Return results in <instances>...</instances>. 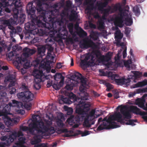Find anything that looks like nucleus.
Returning <instances> with one entry per match:
<instances>
[{"instance_id": "1", "label": "nucleus", "mask_w": 147, "mask_h": 147, "mask_svg": "<svg viewBox=\"0 0 147 147\" xmlns=\"http://www.w3.org/2000/svg\"><path fill=\"white\" fill-rule=\"evenodd\" d=\"M32 3H28L26 7V11L28 14V17L31 20L30 22H27L25 24V29L28 31H32L33 32L39 31V28H36V26L41 27V28L47 29L50 30L49 27V24L45 20V18L42 16H36L35 14V8L32 7Z\"/></svg>"}, {"instance_id": "2", "label": "nucleus", "mask_w": 147, "mask_h": 147, "mask_svg": "<svg viewBox=\"0 0 147 147\" xmlns=\"http://www.w3.org/2000/svg\"><path fill=\"white\" fill-rule=\"evenodd\" d=\"M122 116L119 112H116L113 115H111L108 119L105 117L103 119L102 124L99 125L97 129L98 131H101L105 129H109L118 127L117 123L113 121H116L120 123H123L124 119L122 118Z\"/></svg>"}, {"instance_id": "3", "label": "nucleus", "mask_w": 147, "mask_h": 147, "mask_svg": "<svg viewBox=\"0 0 147 147\" xmlns=\"http://www.w3.org/2000/svg\"><path fill=\"white\" fill-rule=\"evenodd\" d=\"M58 12V9H55L54 11H49L48 12L47 14L49 16L47 21L49 25L48 28H49L51 31L54 29L55 25L58 24L61 26L63 24L66 20V12L63 11L57 17L56 16Z\"/></svg>"}, {"instance_id": "4", "label": "nucleus", "mask_w": 147, "mask_h": 147, "mask_svg": "<svg viewBox=\"0 0 147 147\" xmlns=\"http://www.w3.org/2000/svg\"><path fill=\"white\" fill-rule=\"evenodd\" d=\"M20 129L24 131H28L30 134L32 135H34L35 131H37V133L38 134H43L49 131H50L51 134H52L55 131L53 127L49 128L48 125H45L43 122L39 123L38 127L37 123H33L30 124L29 127L20 126Z\"/></svg>"}, {"instance_id": "5", "label": "nucleus", "mask_w": 147, "mask_h": 147, "mask_svg": "<svg viewBox=\"0 0 147 147\" xmlns=\"http://www.w3.org/2000/svg\"><path fill=\"white\" fill-rule=\"evenodd\" d=\"M1 0L4 2L6 0ZM5 4L6 6H13L12 9L13 17L16 18L19 17L20 22L23 23L26 18V16L23 13V11L21 8L22 4L20 0H8V2L6 3Z\"/></svg>"}, {"instance_id": "6", "label": "nucleus", "mask_w": 147, "mask_h": 147, "mask_svg": "<svg viewBox=\"0 0 147 147\" xmlns=\"http://www.w3.org/2000/svg\"><path fill=\"white\" fill-rule=\"evenodd\" d=\"M85 100H88V96L87 94H86L85 96L82 97L81 99H79L78 100V103L77 104L76 112L79 116L76 117L80 116L82 118H83L86 112L89 110L90 104L88 102H86Z\"/></svg>"}, {"instance_id": "7", "label": "nucleus", "mask_w": 147, "mask_h": 147, "mask_svg": "<svg viewBox=\"0 0 147 147\" xmlns=\"http://www.w3.org/2000/svg\"><path fill=\"white\" fill-rule=\"evenodd\" d=\"M4 131L9 132V135L2 136L0 138V139L2 141H5L6 145H9L10 144L13 142L16 137L23 135L21 131L17 133L16 131H9V129H5Z\"/></svg>"}, {"instance_id": "8", "label": "nucleus", "mask_w": 147, "mask_h": 147, "mask_svg": "<svg viewBox=\"0 0 147 147\" xmlns=\"http://www.w3.org/2000/svg\"><path fill=\"white\" fill-rule=\"evenodd\" d=\"M33 75L35 77L34 81L35 83L34 86L37 90L41 88V85L40 83L45 81L46 78L42 70L35 69L33 71Z\"/></svg>"}, {"instance_id": "9", "label": "nucleus", "mask_w": 147, "mask_h": 147, "mask_svg": "<svg viewBox=\"0 0 147 147\" xmlns=\"http://www.w3.org/2000/svg\"><path fill=\"white\" fill-rule=\"evenodd\" d=\"M51 31V30H49L47 29L41 28L39 29L38 32H33V30L29 31L30 32L26 34L25 37L26 38L28 39L33 38L35 37V34L42 36L44 35H47Z\"/></svg>"}, {"instance_id": "10", "label": "nucleus", "mask_w": 147, "mask_h": 147, "mask_svg": "<svg viewBox=\"0 0 147 147\" xmlns=\"http://www.w3.org/2000/svg\"><path fill=\"white\" fill-rule=\"evenodd\" d=\"M95 111L94 109L92 110L88 113H86L84 118H82L84 120L83 124L84 127L87 128L91 127V124H90L89 121L93 120L95 118Z\"/></svg>"}, {"instance_id": "11", "label": "nucleus", "mask_w": 147, "mask_h": 147, "mask_svg": "<svg viewBox=\"0 0 147 147\" xmlns=\"http://www.w3.org/2000/svg\"><path fill=\"white\" fill-rule=\"evenodd\" d=\"M95 57L90 53H88L83 60H82L80 63L82 67L92 66L94 64Z\"/></svg>"}, {"instance_id": "12", "label": "nucleus", "mask_w": 147, "mask_h": 147, "mask_svg": "<svg viewBox=\"0 0 147 147\" xmlns=\"http://www.w3.org/2000/svg\"><path fill=\"white\" fill-rule=\"evenodd\" d=\"M30 3H32V7H34L35 8V11L36 10V9L38 12H39L40 15L39 16H42L43 17L45 18V20L47 21L48 17H49L48 12L49 11H46L44 9L43 7H42L43 3L40 1H38L36 3V7L33 5V3L31 2Z\"/></svg>"}, {"instance_id": "13", "label": "nucleus", "mask_w": 147, "mask_h": 147, "mask_svg": "<svg viewBox=\"0 0 147 147\" xmlns=\"http://www.w3.org/2000/svg\"><path fill=\"white\" fill-rule=\"evenodd\" d=\"M18 97L24 102L32 101L34 97L33 94L29 90H26L18 93Z\"/></svg>"}, {"instance_id": "14", "label": "nucleus", "mask_w": 147, "mask_h": 147, "mask_svg": "<svg viewBox=\"0 0 147 147\" xmlns=\"http://www.w3.org/2000/svg\"><path fill=\"white\" fill-rule=\"evenodd\" d=\"M6 95L5 92L0 93V117L2 116V118L4 116L7 117L6 113L7 110L6 109L5 104L3 101V99ZM1 119L0 118V120Z\"/></svg>"}, {"instance_id": "15", "label": "nucleus", "mask_w": 147, "mask_h": 147, "mask_svg": "<svg viewBox=\"0 0 147 147\" xmlns=\"http://www.w3.org/2000/svg\"><path fill=\"white\" fill-rule=\"evenodd\" d=\"M80 48L82 49H87L89 48L95 47V44L91 40L85 38L79 43Z\"/></svg>"}, {"instance_id": "16", "label": "nucleus", "mask_w": 147, "mask_h": 147, "mask_svg": "<svg viewBox=\"0 0 147 147\" xmlns=\"http://www.w3.org/2000/svg\"><path fill=\"white\" fill-rule=\"evenodd\" d=\"M46 48L44 46L38 47V56L34 61L33 63H35L34 65V66H36L39 64L40 62L42 59V57L45 55V52Z\"/></svg>"}, {"instance_id": "17", "label": "nucleus", "mask_w": 147, "mask_h": 147, "mask_svg": "<svg viewBox=\"0 0 147 147\" xmlns=\"http://www.w3.org/2000/svg\"><path fill=\"white\" fill-rule=\"evenodd\" d=\"M119 78V75L117 74H115L114 80L118 85H128L130 82L131 81V80H129L128 77L126 79L124 77H121L118 78Z\"/></svg>"}, {"instance_id": "18", "label": "nucleus", "mask_w": 147, "mask_h": 147, "mask_svg": "<svg viewBox=\"0 0 147 147\" xmlns=\"http://www.w3.org/2000/svg\"><path fill=\"white\" fill-rule=\"evenodd\" d=\"M120 111L121 114L123 116V119H124L123 121L124 122V123L121 124H125L126 125H129V120L128 121V122L126 123H125L124 121L125 119H130L131 118V114L127 110L126 106H124L121 107V108Z\"/></svg>"}, {"instance_id": "19", "label": "nucleus", "mask_w": 147, "mask_h": 147, "mask_svg": "<svg viewBox=\"0 0 147 147\" xmlns=\"http://www.w3.org/2000/svg\"><path fill=\"white\" fill-rule=\"evenodd\" d=\"M52 54H53V52H51L50 51H48L47 53V55L46 57V61L45 62V64H42L41 63V65L42 66V67L44 69H45L47 71H49L50 68L48 66H47L46 65H49L51 63V61L49 60V59L53 60L54 58V57L53 55Z\"/></svg>"}, {"instance_id": "20", "label": "nucleus", "mask_w": 147, "mask_h": 147, "mask_svg": "<svg viewBox=\"0 0 147 147\" xmlns=\"http://www.w3.org/2000/svg\"><path fill=\"white\" fill-rule=\"evenodd\" d=\"M72 77L73 78L76 79L78 82L80 80L81 85H87L85 78L80 73L78 72H75L72 75Z\"/></svg>"}, {"instance_id": "21", "label": "nucleus", "mask_w": 147, "mask_h": 147, "mask_svg": "<svg viewBox=\"0 0 147 147\" xmlns=\"http://www.w3.org/2000/svg\"><path fill=\"white\" fill-rule=\"evenodd\" d=\"M114 24L116 26H117L120 28L123 27V18L122 14H119V16L116 17L114 19Z\"/></svg>"}, {"instance_id": "22", "label": "nucleus", "mask_w": 147, "mask_h": 147, "mask_svg": "<svg viewBox=\"0 0 147 147\" xmlns=\"http://www.w3.org/2000/svg\"><path fill=\"white\" fill-rule=\"evenodd\" d=\"M115 38L117 41V45H119L121 46H122L123 44V43H120V40L123 36V34L121 32L120 30H118L115 31Z\"/></svg>"}, {"instance_id": "23", "label": "nucleus", "mask_w": 147, "mask_h": 147, "mask_svg": "<svg viewBox=\"0 0 147 147\" xmlns=\"http://www.w3.org/2000/svg\"><path fill=\"white\" fill-rule=\"evenodd\" d=\"M131 72L134 74V75H130L128 76L129 80L132 81L134 82H136V80L138 78H139L142 76V73L139 71H131Z\"/></svg>"}, {"instance_id": "24", "label": "nucleus", "mask_w": 147, "mask_h": 147, "mask_svg": "<svg viewBox=\"0 0 147 147\" xmlns=\"http://www.w3.org/2000/svg\"><path fill=\"white\" fill-rule=\"evenodd\" d=\"M80 117L79 116L77 117H74L73 116L72 117L68 119L67 120L71 121V122L74 124L73 126V127L76 128L78 127L79 125L78 123H79L80 120Z\"/></svg>"}, {"instance_id": "25", "label": "nucleus", "mask_w": 147, "mask_h": 147, "mask_svg": "<svg viewBox=\"0 0 147 147\" xmlns=\"http://www.w3.org/2000/svg\"><path fill=\"white\" fill-rule=\"evenodd\" d=\"M23 55L26 57H28L34 54L36 52L34 49H30L27 47L24 48L23 49Z\"/></svg>"}, {"instance_id": "26", "label": "nucleus", "mask_w": 147, "mask_h": 147, "mask_svg": "<svg viewBox=\"0 0 147 147\" xmlns=\"http://www.w3.org/2000/svg\"><path fill=\"white\" fill-rule=\"evenodd\" d=\"M13 19H11L9 20H5L4 22V24L8 26L9 28H10V27L12 26L11 24H15L18 20V22H20V20L19 19V17H18L16 18L13 17Z\"/></svg>"}, {"instance_id": "27", "label": "nucleus", "mask_w": 147, "mask_h": 147, "mask_svg": "<svg viewBox=\"0 0 147 147\" xmlns=\"http://www.w3.org/2000/svg\"><path fill=\"white\" fill-rule=\"evenodd\" d=\"M8 114H10L7 112L6 113V117L4 116V117H3L4 119V122L5 125L8 127H9L10 126H13V123L12 119L9 117L7 115Z\"/></svg>"}, {"instance_id": "28", "label": "nucleus", "mask_w": 147, "mask_h": 147, "mask_svg": "<svg viewBox=\"0 0 147 147\" xmlns=\"http://www.w3.org/2000/svg\"><path fill=\"white\" fill-rule=\"evenodd\" d=\"M18 62L20 63H21L22 62H25L23 65V67L25 69H28L31 67L30 62L29 61L26 60V59L20 57L19 59Z\"/></svg>"}, {"instance_id": "29", "label": "nucleus", "mask_w": 147, "mask_h": 147, "mask_svg": "<svg viewBox=\"0 0 147 147\" xmlns=\"http://www.w3.org/2000/svg\"><path fill=\"white\" fill-rule=\"evenodd\" d=\"M112 54L111 52H108L105 56H103L100 57V59L102 62H108L111 59Z\"/></svg>"}, {"instance_id": "30", "label": "nucleus", "mask_w": 147, "mask_h": 147, "mask_svg": "<svg viewBox=\"0 0 147 147\" xmlns=\"http://www.w3.org/2000/svg\"><path fill=\"white\" fill-rule=\"evenodd\" d=\"M136 105H138V106L143 109L145 107L144 104L145 102V100L144 98L142 99L138 98L136 100Z\"/></svg>"}, {"instance_id": "31", "label": "nucleus", "mask_w": 147, "mask_h": 147, "mask_svg": "<svg viewBox=\"0 0 147 147\" xmlns=\"http://www.w3.org/2000/svg\"><path fill=\"white\" fill-rule=\"evenodd\" d=\"M54 78L55 80L58 81H59L60 79H61L60 81V83L63 84L64 77L62 76V74L60 73H56L54 76Z\"/></svg>"}, {"instance_id": "32", "label": "nucleus", "mask_w": 147, "mask_h": 147, "mask_svg": "<svg viewBox=\"0 0 147 147\" xmlns=\"http://www.w3.org/2000/svg\"><path fill=\"white\" fill-rule=\"evenodd\" d=\"M131 110L136 115H146L145 112H141L140 111V109L138 108L137 107H133L131 108Z\"/></svg>"}, {"instance_id": "33", "label": "nucleus", "mask_w": 147, "mask_h": 147, "mask_svg": "<svg viewBox=\"0 0 147 147\" xmlns=\"http://www.w3.org/2000/svg\"><path fill=\"white\" fill-rule=\"evenodd\" d=\"M31 140V143L32 145L37 144L41 142V140L39 136L35 135Z\"/></svg>"}, {"instance_id": "34", "label": "nucleus", "mask_w": 147, "mask_h": 147, "mask_svg": "<svg viewBox=\"0 0 147 147\" xmlns=\"http://www.w3.org/2000/svg\"><path fill=\"white\" fill-rule=\"evenodd\" d=\"M126 9H125L123 10H121L119 11L120 13L119 14H122V16L123 17V16L126 17H129V16L128 13H129V7L128 5H127L125 7Z\"/></svg>"}, {"instance_id": "35", "label": "nucleus", "mask_w": 147, "mask_h": 147, "mask_svg": "<svg viewBox=\"0 0 147 147\" xmlns=\"http://www.w3.org/2000/svg\"><path fill=\"white\" fill-rule=\"evenodd\" d=\"M147 85V80H144L142 82H138L133 86V88H135Z\"/></svg>"}, {"instance_id": "36", "label": "nucleus", "mask_w": 147, "mask_h": 147, "mask_svg": "<svg viewBox=\"0 0 147 147\" xmlns=\"http://www.w3.org/2000/svg\"><path fill=\"white\" fill-rule=\"evenodd\" d=\"M78 18V15L76 12L74 11H71L69 17V20L71 21H75Z\"/></svg>"}, {"instance_id": "37", "label": "nucleus", "mask_w": 147, "mask_h": 147, "mask_svg": "<svg viewBox=\"0 0 147 147\" xmlns=\"http://www.w3.org/2000/svg\"><path fill=\"white\" fill-rule=\"evenodd\" d=\"M130 17H127L125 18V24L127 26H131L133 23V19L131 18V16L129 14Z\"/></svg>"}, {"instance_id": "38", "label": "nucleus", "mask_w": 147, "mask_h": 147, "mask_svg": "<svg viewBox=\"0 0 147 147\" xmlns=\"http://www.w3.org/2000/svg\"><path fill=\"white\" fill-rule=\"evenodd\" d=\"M77 34L80 37L83 38L87 36V33L81 28L80 27V29L77 32Z\"/></svg>"}, {"instance_id": "39", "label": "nucleus", "mask_w": 147, "mask_h": 147, "mask_svg": "<svg viewBox=\"0 0 147 147\" xmlns=\"http://www.w3.org/2000/svg\"><path fill=\"white\" fill-rule=\"evenodd\" d=\"M32 118L33 119V123H36L38 125V127L39 126V123L40 122H42V121H40V116L38 115H35L33 116L32 117Z\"/></svg>"}, {"instance_id": "40", "label": "nucleus", "mask_w": 147, "mask_h": 147, "mask_svg": "<svg viewBox=\"0 0 147 147\" xmlns=\"http://www.w3.org/2000/svg\"><path fill=\"white\" fill-rule=\"evenodd\" d=\"M86 85H81L80 86V88H79V89L80 91L81 92H82V95L83 96H81V98H82V97L83 96H84L86 95V94H87V96H88V100H89V96H88V93L86 92H85V88H86Z\"/></svg>"}, {"instance_id": "41", "label": "nucleus", "mask_w": 147, "mask_h": 147, "mask_svg": "<svg viewBox=\"0 0 147 147\" xmlns=\"http://www.w3.org/2000/svg\"><path fill=\"white\" fill-rule=\"evenodd\" d=\"M108 3L107 1H105L103 3H100L98 4V9L100 11H102L103 8L105 7L108 5Z\"/></svg>"}, {"instance_id": "42", "label": "nucleus", "mask_w": 147, "mask_h": 147, "mask_svg": "<svg viewBox=\"0 0 147 147\" xmlns=\"http://www.w3.org/2000/svg\"><path fill=\"white\" fill-rule=\"evenodd\" d=\"M16 76L13 74H11L6 77L5 80V82H7L15 80Z\"/></svg>"}, {"instance_id": "43", "label": "nucleus", "mask_w": 147, "mask_h": 147, "mask_svg": "<svg viewBox=\"0 0 147 147\" xmlns=\"http://www.w3.org/2000/svg\"><path fill=\"white\" fill-rule=\"evenodd\" d=\"M64 109L67 112V115H71L73 112V109L72 108L68 107L66 106H64Z\"/></svg>"}, {"instance_id": "44", "label": "nucleus", "mask_w": 147, "mask_h": 147, "mask_svg": "<svg viewBox=\"0 0 147 147\" xmlns=\"http://www.w3.org/2000/svg\"><path fill=\"white\" fill-rule=\"evenodd\" d=\"M112 9V7L111 6H109L108 8L103 9L102 11L103 12L104 15L105 16L108 15L110 11L111 12V10Z\"/></svg>"}, {"instance_id": "45", "label": "nucleus", "mask_w": 147, "mask_h": 147, "mask_svg": "<svg viewBox=\"0 0 147 147\" xmlns=\"http://www.w3.org/2000/svg\"><path fill=\"white\" fill-rule=\"evenodd\" d=\"M69 101V99L67 98H65L64 96H62L59 101V103L60 104H62L64 102L68 103Z\"/></svg>"}, {"instance_id": "46", "label": "nucleus", "mask_w": 147, "mask_h": 147, "mask_svg": "<svg viewBox=\"0 0 147 147\" xmlns=\"http://www.w3.org/2000/svg\"><path fill=\"white\" fill-rule=\"evenodd\" d=\"M133 11L136 16H138L140 14V9L137 6H136L134 7Z\"/></svg>"}, {"instance_id": "47", "label": "nucleus", "mask_w": 147, "mask_h": 147, "mask_svg": "<svg viewBox=\"0 0 147 147\" xmlns=\"http://www.w3.org/2000/svg\"><path fill=\"white\" fill-rule=\"evenodd\" d=\"M26 138L24 137H20L19 138L17 144L20 145H22L25 143Z\"/></svg>"}, {"instance_id": "48", "label": "nucleus", "mask_w": 147, "mask_h": 147, "mask_svg": "<svg viewBox=\"0 0 147 147\" xmlns=\"http://www.w3.org/2000/svg\"><path fill=\"white\" fill-rule=\"evenodd\" d=\"M74 86V84L73 83L68 84H67L65 88L67 90L71 91L73 89Z\"/></svg>"}, {"instance_id": "49", "label": "nucleus", "mask_w": 147, "mask_h": 147, "mask_svg": "<svg viewBox=\"0 0 147 147\" xmlns=\"http://www.w3.org/2000/svg\"><path fill=\"white\" fill-rule=\"evenodd\" d=\"M61 83H60V82L59 84L58 83H57V84L54 83L52 85L53 87L56 90H59L62 86L61 85Z\"/></svg>"}, {"instance_id": "50", "label": "nucleus", "mask_w": 147, "mask_h": 147, "mask_svg": "<svg viewBox=\"0 0 147 147\" xmlns=\"http://www.w3.org/2000/svg\"><path fill=\"white\" fill-rule=\"evenodd\" d=\"M11 27V30L10 32V35L11 37H13L14 35H15L17 33V31L16 30L13 26H12Z\"/></svg>"}, {"instance_id": "51", "label": "nucleus", "mask_w": 147, "mask_h": 147, "mask_svg": "<svg viewBox=\"0 0 147 147\" xmlns=\"http://www.w3.org/2000/svg\"><path fill=\"white\" fill-rule=\"evenodd\" d=\"M131 60H127L124 62V65L127 68L128 70L130 69V64L131 63Z\"/></svg>"}, {"instance_id": "52", "label": "nucleus", "mask_w": 147, "mask_h": 147, "mask_svg": "<svg viewBox=\"0 0 147 147\" xmlns=\"http://www.w3.org/2000/svg\"><path fill=\"white\" fill-rule=\"evenodd\" d=\"M105 86L107 88L106 90L108 91L109 92L113 88V85L108 82H107V84H106Z\"/></svg>"}, {"instance_id": "53", "label": "nucleus", "mask_w": 147, "mask_h": 147, "mask_svg": "<svg viewBox=\"0 0 147 147\" xmlns=\"http://www.w3.org/2000/svg\"><path fill=\"white\" fill-rule=\"evenodd\" d=\"M7 47L6 44L3 41H0V53L3 51V48H5Z\"/></svg>"}, {"instance_id": "54", "label": "nucleus", "mask_w": 147, "mask_h": 147, "mask_svg": "<svg viewBox=\"0 0 147 147\" xmlns=\"http://www.w3.org/2000/svg\"><path fill=\"white\" fill-rule=\"evenodd\" d=\"M121 51H119L116 56L115 57V60L116 61H119L121 56Z\"/></svg>"}, {"instance_id": "55", "label": "nucleus", "mask_w": 147, "mask_h": 147, "mask_svg": "<svg viewBox=\"0 0 147 147\" xmlns=\"http://www.w3.org/2000/svg\"><path fill=\"white\" fill-rule=\"evenodd\" d=\"M61 132V133H64V136L66 137H69L70 135L67 134L68 130L67 129H64L60 130Z\"/></svg>"}, {"instance_id": "56", "label": "nucleus", "mask_w": 147, "mask_h": 147, "mask_svg": "<svg viewBox=\"0 0 147 147\" xmlns=\"http://www.w3.org/2000/svg\"><path fill=\"white\" fill-rule=\"evenodd\" d=\"M61 6V4L60 3H56L52 6V7L53 9L51 11H54L55 9H57V8H60Z\"/></svg>"}, {"instance_id": "57", "label": "nucleus", "mask_w": 147, "mask_h": 147, "mask_svg": "<svg viewBox=\"0 0 147 147\" xmlns=\"http://www.w3.org/2000/svg\"><path fill=\"white\" fill-rule=\"evenodd\" d=\"M79 134H81L82 136H85L89 134V131L85 130L84 132H83L81 131H79Z\"/></svg>"}, {"instance_id": "58", "label": "nucleus", "mask_w": 147, "mask_h": 147, "mask_svg": "<svg viewBox=\"0 0 147 147\" xmlns=\"http://www.w3.org/2000/svg\"><path fill=\"white\" fill-rule=\"evenodd\" d=\"M98 22L99 24L100 28L102 29H103L104 28V22L103 20L101 19H100L98 20Z\"/></svg>"}, {"instance_id": "59", "label": "nucleus", "mask_w": 147, "mask_h": 147, "mask_svg": "<svg viewBox=\"0 0 147 147\" xmlns=\"http://www.w3.org/2000/svg\"><path fill=\"white\" fill-rule=\"evenodd\" d=\"M72 3L69 1H67L66 3V7L68 9H71L72 8Z\"/></svg>"}, {"instance_id": "60", "label": "nucleus", "mask_w": 147, "mask_h": 147, "mask_svg": "<svg viewBox=\"0 0 147 147\" xmlns=\"http://www.w3.org/2000/svg\"><path fill=\"white\" fill-rule=\"evenodd\" d=\"M46 42L47 43L50 42L51 44H52L54 43V41L53 39L52 38L50 37H48L46 39Z\"/></svg>"}, {"instance_id": "61", "label": "nucleus", "mask_w": 147, "mask_h": 147, "mask_svg": "<svg viewBox=\"0 0 147 147\" xmlns=\"http://www.w3.org/2000/svg\"><path fill=\"white\" fill-rule=\"evenodd\" d=\"M129 125H131L133 126L135 125V124L134 123L135 122H137V119H130L129 120Z\"/></svg>"}, {"instance_id": "62", "label": "nucleus", "mask_w": 147, "mask_h": 147, "mask_svg": "<svg viewBox=\"0 0 147 147\" xmlns=\"http://www.w3.org/2000/svg\"><path fill=\"white\" fill-rule=\"evenodd\" d=\"M25 107L27 110H30L32 107V104L30 103L28 104H24Z\"/></svg>"}, {"instance_id": "63", "label": "nucleus", "mask_w": 147, "mask_h": 147, "mask_svg": "<svg viewBox=\"0 0 147 147\" xmlns=\"http://www.w3.org/2000/svg\"><path fill=\"white\" fill-rule=\"evenodd\" d=\"M130 28L129 27H126L125 30V34L127 37L129 36V34L130 32Z\"/></svg>"}, {"instance_id": "64", "label": "nucleus", "mask_w": 147, "mask_h": 147, "mask_svg": "<svg viewBox=\"0 0 147 147\" xmlns=\"http://www.w3.org/2000/svg\"><path fill=\"white\" fill-rule=\"evenodd\" d=\"M9 82H10V83L9 84L8 86V87L9 88L12 87V86H14L16 84L15 80L11 81Z\"/></svg>"}]
</instances>
